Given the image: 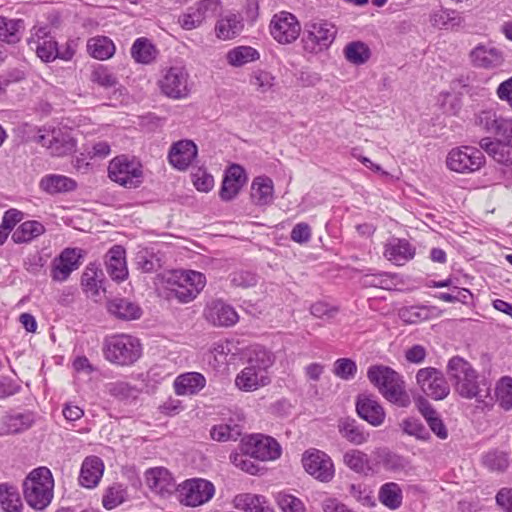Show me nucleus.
I'll return each mask as SVG.
<instances>
[{"label":"nucleus","instance_id":"nucleus-1","mask_svg":"<svg viewBox=\"0 0 512 512\" xmlns=\"http://www.w3.org/2000/svg\"><path fill=\"white\" fill-rule=\"evenodd\" d=\"M447 375L455 391L463 398L476 399L485 406L491 405L490 382L481 377L473 366L464 358L452 357L447 364Z\"/></svg>","mask_w":512,"mask_h":512},{"label":"nucleus","instance_id":"nucleus-2","mask_svg":"<svg viewBox=\"0 0 512 512\" xmlns=\"http://www.w3.org/2000/svg\"><path fill=\"white\" fill-rule=\"evenodd\" d=\"M274 363L273 354L262 346H252L246 351V365L237 374L235 385L241 391L252 392L270 384L269 369Z\"/></svg>","mask_w":512,"mask_h":512},{"label":"nucleus","instance_id":"nucleus-3","mask_svg":"<svg viewBox=\"0 0 512 512\" xmlns=\"http://www.w3.org/2000/svg\"><path fill=\"white\" fill-rule=\"evenodd\" d=\"M367 377L389 402L400 407H407L410 404V397L405 391L404 380L392 368L384 365L371 366L367 371Z\"/></svg>","mask_w":512,"mask_h":512},{"label":"nucleus","instance_id":"nucleus-4","mask_svg":"<svg viewBox=\"0 0 512 512\" xmlns=\"http://www.w3.org/2000/svg\"><path fill=\"white\" fill-rule=\"evenodd\" d=\"M54 480L47 467L32 470L23 482V493L27 504L35 510L46 508L53 498Z\"/></svg>","mask_w":512,"mask_h":512},{"label":"nucleus","instance_id":"nucleus-5","mask_svg":"<svg viewBox=\"0 0 512 512\" xmlns=\"http://www.w3.org/2000/svg\"><path fill=\"white\" fill-rule=\"evenodd\" d=\"M103 354L107 361L118 366H130L142 355L140 340L130 334H114L104 340Z\"/></svg>","mask_w":512,"mask_h":512},{"label":"nucleus","instance_id":"nucleus-6","mask_svg":"<svg viewBox=\"0 0 512 512\" xmlns=\"http://www.w3.org/2000/svg\"><path fill=\"white\" fill-rule=\"evenodd\" d=\"M168 297L181 303L194 300L206 285L203 273L194 270H174L166 278Z\"/></svg>","mask_w":512,"mask_h":512},{"label":"nucleus","instance_id":"nucleus-7","mask_svg":"<svg viewBox=\"0 0 512 512\" xmlns=\"http://www.w3.org/2000/svg\"><path fill=\"white\" fill-rule=\"evenodd\" d=\"M336 34L334 24L322 19L312 20L304 28L301 39L303 50L310 54L321 53L331 46Z\"/></svg>","mask_w":512,"mask_h":512},{"label":"nucleus","instance_id":"nucleus-8","mask_svg":"<svg viewBox=\"0 0 512 512\" xmlns=\"http://www.w3.org/2000/svg\"><path fill=\"white\" fill-rule=\"evenodd\" d=\"M28 45L43 62H51L56 58L67 61L74 54L70 47H66L63 51L58 48L57 42L50 33V28L47 26L34 27Z\"/></svg>","mask_w":512,"mask_h":512},{"label":"nucleus","instance_id":"nucleus-9","mask_svg":"<svg viewBox=\"0 0 512 512\" xmlns=\"http://www.w3.org/2000/svg\"><path fill=\"white\" fill-rule=\"evenodd\" d=\"M158 86L161 93L170 99H185L191 92L189 73L187 69L181 65L163 69L161 77L158 80Z\"/></svg>","mask_w":512,"mask_h":512},{"label":"nucleus","instance_id":"nucleus-10","mask_svg":"<svg viewBox=\"0 0 512 512\" xmlns=\"http://www.w3.org/2000/svg\"><path fill=\"white\" fill-rule=\"evenodd\" d=\"M108 176L112 181L121 186L135 188L142 183V165L135 158L120 155L110 161Z\"/></svg>","mask_w":512,"mask_h":512},{"label":"nucleus","instance_id":"nucleus-11","mask_svg":"<svg viewBox=\"0 0 512 512\" xmlns=\"http://www.w3.org/2000/svg\"><path fill=\"white\" fill-rule=\"evenodd\" d=\"M37 142L46 148L51 156L64 157L76 150V140L71 132L59 127L39 130Z\"/></svg>","mask_w":512,"mask_h":512},{"label":"nucleus","instance_id":"nucleus-12","mask_svg":"<svg viewBox=\"0 0 512 512\" xmlns=\"http://www.w3.org/2000/svg\"><path fill=\"white\" fill-rule=\"evenodd\" d=\"M240 451L260 461H273L281 456V446L271 436L252 434L242 438Z\"/></svg>","mask_w":512,"mask_h":512},{"label":"nucleus","instance_id":"nucleus-13","mask_svg":"<svg viewBox=\"0 0 512 512\" xmlns=\"http://www.w3.org/2000/svg\"><path fill=\"white\" fill-rule=\"evenodd\" d=\"M215 494L212 482L203 478L187 479L178 485V497L181 504L197 507L207 503Z\"/></svg>","mask_w":512,"mask_h":512},{"label":"nucleus","instance_id":"nucleus-14","mask_svg":"<svg viewBox=\"0 0 512 512\" xmlns=\"http://www.w3.org/2000/svg\"><path fill=\"white\" fill-rule=\"evenodd\" d=\"M485 164L481 150L471 146H461L450 150L446 158L447 167L457 173H472Z\"/></svg>","mask_w":512,"mask_h":512},{"label":"nucleus","instance_id":"nucleus-15","mask_svg":"<svg viewBox=\"0 0 512 512\" xmlns=\"http://www.w3.org/2000/svg\"><path fill=\"white\" fill-rule=\"evenodd\" d=\"M269 30L275 41L286 45L296 41L301 32V25L294 14L280 11L272 17Z\"/></svg>","mask_w":512,"mask_h":512},{"label":"nucleus","instance_id":"nucleus-16","mask_svg":"<svg viewBox=\"0 0 512 512\" xmlns=\"http://www.w3.org/2000/svg\"><path fill=\"white\" fill-rule=\"evenodd\" d=\"M416 382L421 391L434 400H443L450 393L443 373L434 367L419 369L416 373Z\"/></svg>","mask_w":512,"mask_h":512},{"label":"nucleus","instance_id":"nucleus-17","mask_svg":"<svg viewBox=\"0 0 512 512\" xmlns=\"http://www.w3.org/2000/svg\"><path fill=\"white\" fill-rule=\"evenodd\" d=\"M302 464L307 473L321 482H329L335 474L332 459L325 452L309 449L302 456Z\"/></svg>","mask_w":512,"mask_h":512},{"label":"nucleus","instance_id":"nucleus-18","mask_svg":"<svg viewBox=\"0 0 512 512\" xmlns=\"http://www.w3.org/2000/svg\"><path fill=\"white\" fill-rule=\"evenodd\" d=\"M145 482L150 491L162 498L178 492V485L170 471L164 467L150 468L145 472Z\"/></svg>","mask_w":512,"mask_h":512},{"label":"nucleus","instance_id":"nucleus-19","mask_svg":"<svg viewBox=\"0 0 512 512\" xmlns=\"http://www.w3.org/2000/svg\"><path fill=\"white\" fill-rule=\"evenodd\" d=\"M81 250L66 248L53 259L51 264V278L56 282L66 281L71 273L81 265Z\"/></svg>","mask_w":512,"mask_h":512},{"label":"nucleus","instance_id":"nucleus-20","mask_svg":"<svg viewBox=\"0 0 512 512\" xmlns=\"http://www.w3.org/2000/svg\"><path fill=\"white\" fill-rule=\"evenodd\" d=\"M198 156L197 145L189 139L174 142L168 152V162L179 171H186Z\"/></svg>","mask_w":512,"mask_h":512},{"label":"nucleus","instance_id":"nucleus-21","mask_svg":"<svg viewBox=\"0 0 512 512\" xmlns=\"http://www.w3.org/2000/svg\"><path fill=\"white\" fill-rule=\"evenodd\" d=\"M203 314L205 319L216 327H231L239 320L234 307L219 299L209 302Z\"/></svg>","mask_w":512,"mask_h":512},{"label":"nucleus","instance_id":"nucleus-22","mask_svg":"<svg viewBox=\"0 0 512 512\" xmlns=\"http://www.w3.org/2000/svg\"><path fill=\"white\" fill-rule=\"evenodd\" d=\"M355 406L358 416L373 427H379L384 423L386 413L375 396L359 394Z\"/></svg>","mask_w":512,"mask_h":512},{"label":"nucleus","instance_id":"nucleus-23","mask_svg":"<svg viewBox=\"0 0 512 512\" xmlns=\"http://www.w3.org/2000/svg\"><path fill=\"white\" fill-rule=\"evenodd\" d=\"M35 423L32 411L8 413L0 419V435L20 434L30 429Z\"/></svg>","mask_w":512,"mask_h":512},{"label":"nucleus","instance_id":"nucleus-24","mask_svg":"<svg viewBox=\"0 0 512 512\" xmlns=\"http://www.w3.org/2000/svg\"><path fill=\"white\" fill-rule=\"evenodd\" d=\"M470 59L474 66L484 69H494L504 63L503 52L490 45H477L470 52Z\"/></svg>","mask_w":512,"mask_h":512},{"label":"nucleus","instance_id":"nucleus-25","mask_svg":"<svg viewBox=\"0 0 512 512\" xmlns=\"http://www.w3.org/2000/svg\"><path fill=\"white\" fill-rule=\"evenodd\" d=\"M104 468V463L100 457L87 456L81 465L79 484L88 489L95 488L103 476Z\"/></svg>","mask_w":512,"mask_h":512},{"label":"nucleus","instance_id":"nucleus-26","mask_svg":"<svg viewBox=\"0 0 512 512\" xmlns=\"http://www.w3.org/2000/svg\"><path fill=\"white\" fill-rule=\"evenodd\" d=\"M106 270L115 281H123L128 276L126 251L120 245H114L106 254Z\"/></svg>","mask_w":512,"mask_h":512},{"label":"nucleus","instance_id":"nucleus-27","mask_svg":"<svg viewBox=\"0 0 512 512\" xmlns=\"http://www.w3.org/2000/svg\"><path fill=\"white\" fill-rule=\"evenodd\" d=\"M337 428L341 437L355 446L367 443L370 438L369 432L354 418H340L337 423Z\"/></svg>","mask_w":512,"mask_h":512},{"label":"nucleus","instance_id":"nucleus-28","mask_svg":"<svg viewBox=\"0 0 512 512\" xmlns=\"http://www.w3.org/2000/svg\"><path fill=\"white\" fill-rule=\"evenodd\" d=\"M206 385L205 377L198 372L180 374L174 381V390L177 395H194Z\"/></svg>","mask_w":512,"mask_h":512},{"label":"nucleus","instance_id":"nucleus-29","mask_svg":"<svg viewBox=\"0 0 512 512\" xmlns=\"http://www.w3.org/2000/svg\"><path fill=\"white\" fill-rule=\"evenodd\" d=\"M384 255L389 261L403 265L414 257L415 249L407 240L395 238L385 246Z\"/></svg>","mask_w":512,"mask_h":512},{"label":"nucleus","instance_id":"nucleus-30","mask_svg":"<svg viewBox=\"0 0 512 512\" xmlns=\"http://www.w3.org/2000/svg\"><path fill=\"white\" fill-rule=\"evenodd\" d=\"M244 28L240 14L229 12L223 15L215 26L216 35L222 40H229L241 33Z\"/></svg>","mask_w":512,"mask_h":512},{"label":"nucleus","instance_id":"nucleus-31","mask_svg":"<svg viewBox=\"0 0 512 512\" xmlns=\"http://www.w3.org/2000/svg\"><path fill=\"white\" fill-rule=\"evenodd\" d=\"M108 312L118 319L130 321L141 317L142 310L134 302L125 298H115L107 304Z\"/></svg>","mask_w":512,"mask_h":512},{"label":"nucleus","instance_id":"nucleus-32","mask_svg":"<svg viewBox=\"0 0 512 512\" xmlns=\"http://www.w3.org/2000/svg\"><path fill=\"white\" fill-rule=\"evenodd\" d=\"M39 187L44 192L54 195L75 190L77 183L65 175L49 174L40 180Z\"/></svg>","mask_w":512,"mask_h":512},{"label":"nucleus","instance_id":"nucleus-33","mask_svg":"<svg viewBox=\"0 0 512 512\" xmlns=\"http://www.w3.org/2000/svg\"><path fill=\"white\" fill-rule=\"evenodd\" d=\"M430 22L439 29H455L464 25L465 18L456 10L441 8L431 13Z\"/></svg>","mask_w":512,"mask_h":512},{"label":"nucleus","instance_id":"nucleus-34","mask_svg":"<svg viewBox=\"0 0 512 512\" xmlns=\"http://www.w3.org/2000/svg\"><path fill=\"white\" fill-rule=\"evenodd\" d=\"M233 504L235 508L245 512H274L264 496L251 493L236 495Z\"/></svg>","mask_w":512,"mask_h":512},{"label":"nucleus","instance_id":"nucleus-35","mask_svg":"<svg viewBox=\"0 0 512 512\" xmlns=\"http://www.w3.org/2000/svg\"><path fill=\"white\" fill-rule=\"evenodd\" d=\"M506 117L499 115L494 109H483L475 114L474 123L486 133L498 137Z\"/></svg>","mask_w":512,"mask_h":512},{"label":"nucleus","instance_id":"nucleus-36","mask_svg":"<svg viewBox=\"0 0 512 512\" xmlns=\"http://www.w3.org/2000/svg\"><path fill=\"white\" fill-rule=\"evenodd\" d=\"M273 181L266 176L256 177L251 185V197L258 206H267L273 201Z\"/></svg>","mask_w":512,"mask_h":512},{"label":"nucleus","instance_id":"nucleus-37","mask_svg":"<svg viewBox=\"0 0 512 512\" xmlns=\"http://www.w3.org/2000/svg\"><path fill=\"white\" fill-rule=\"evenodd\" d=\"M479 145L489 156L500 164L509 165L512 163L510 152L507 145L500 141L499 137H484L480 140Z\"/></svg>","mask_w":512,"mask_h":512},{"label":"nucleus","instance_id":"nucleus-38","mask_svg":"<svg viewBox=\"0 0 512 512\" xmlns=\"http://www.w3.org/2000/svg\"><path fill=\"white\" fill-rule=\"evenodd\" d=\"M24 31V21L0 17V40L8 44L20 41Z\"/></svg>","mask_w":512,"mask_h":512},{"label":"nucleus","instance_id":"nucleus-39","mask_svg":"<svg viewBox=\"0 0 512 512\" xmlns=\"http://www.w3.org/2000/svg\"><path fill=\"white\" fill-rule=\"evenodd\" d=\"M45 232L42 223L36 220L25 221L20 224L12 234V240L16 244L28 243Z\"/></svg>","mask_w":512,"mask_h":512},{"label":"nucleus","instance_id":"nucleus-40","mask_svg":"<svg viewBox=\"0 0 512 512\" xmlns=\"http://www.w3.org/2000/svg\"><path fill=\"white\" fill-rule=\"evenodd\" d=\"M259 58V52L251 46H237L226 54L227 63L233 67L244 66L257 61Z\"/></svg>","mask_w":512,"mask_h":512},{"label":"nucleus","instance_id":"nucleus-41","mask_svg":"<svg viewBox=\"0 0 512 512\" xmlns=\"http://www.w3.org/2000/svg\"><path fill=\"white\" fill-rule=\"evenodd\" d=\"M343 462L349 469L359 474L368 475L372 471L369 456L358 449L346 451Z\"/></svg>","mask_w":512,"mask_h":512},{"label":"nucleus","instance_id":"nucleus-42","mask_svg":"<svg viewBox=\"0 0 512 512\" xmlns=\"http://www.w3.org/2000/svg\"><path fill=\"white\" fill-rule=\"evenodd\" d=\"M87 51L95 59L106 60L115 53V46L108 37L98 36L88 40Z\"/></svg>","mask_w":512,"mask_h":512},{"label":"nucleus","instance_id":"nucleus-43","mask_svg":"<svg viewBox=\"0 0 512 512\" xmlns=\"http://www.w3.org/2000/svg\"><path fill=\"white\" fill-rule=\"evenodd\" d=\"M0 505L5 512H21L23 504L15 486L0 484Z\"/></svg>","mask_w":512,"mask_h":512},{"label":"nucleus","instance_id":"nucleus-44","mask_svg":"<svg viewBox=\"0 0 512 512\" xmlns=\"http://www.w3.org/2000/svg\"><path fill=\"white\" fill-rule=\"evenodd\" d=\"M380 502L389 509H398L402 504L403 494L400 486L395 482L383 484L379 490Z\"/></svg>","mask_w":512,"mask_h":512},{"label":"nucleus","instance_id":"nucleus-45","mask_svg":"<svg viewBox=\"0 0 512 512\" xmlns=\"http://www.w3.org/2000/svg\"><path fill=\"white\" fill-rule=\"evenodd\" d=\"M377 462L386 471L392 473L405 471L409 467V461L405 457L387 450L378 452Z\"/></svg>","mask_w":512,"mask_h":512},{"label":"nucleus","instance_id":"nucleus-46","mask_svg":"<svg viewBox=\"0 0 512 512\" xmlns=\"http://www.w3.org/2000/svg\"><path fill=\"white\" fill-rule=\"evenodd\" d=\"M131 55L136 62L149 64L156 58L157 50L148 39L138 38L132 45Z\"/></svg>","mask_w":512,"mask_h":512},{"label":"nucleus","instance_id":"nucleus-47","mask_svg":"<svg viewBox=\"0 0 512 512\" xmlns=\"http://www.w3.org/2000/svg\"><path fill=\"white\" fill-rule=\"evenodd\" d=\"M344 55L350 63L362 65L369 60L371 51L365 43L361 41H354L345 46Z\"/></svg>","mask_w":512,"mask_h":512},{"label":"nucleus","instance_id":"nucleus-48","mask_svg":"<svg viewBox=\"0 0 512 512\" xmlns=\"http://www.w3.org/2000/svg\"><path fill=\"white\" fill-rule=\"evenodd\" d=\"M136 266L144 273H152L162 267L160 256L153 250L143 249L136 254Z\"/></svg>","mask_w":512,"mask_h":512},{"label":"nucleus","instance_id":"nucleus-49","mask_svg":"<svg viewBox=\"0 0 512 512\" xmlns=\"http://www.w3.org/2000/svg\"><path fill=\"white\" fill-rule=\"evenodd\" d=\"M495 398L504 410L512 409V377L504 376L499 379L495 387Z\"/></svg>","mask_w":512,"mask_h":512},{"label":"nucleus","instance_id":"nucleus-50","mask_svg":"<svg viewBox=\"0 0 512 512\" xmlns=\"http://www.w3.org/2000/svg\"><path fill=\"white\" fill-rule=\"evenodd\" d=\"M126 498V488L122 484L114 483L106 489L102 498V504L105 509L112 510L122 504Z\"/></svg>","mask_w":512,"mask_h":512},{"label":"nucleus","instance_id":"nucleus-51","mask_svg":"<svg viewBox=\"0 0 512 512\" xmlns=\"http://www.w3.org/2000/svg\"><path fill=\"white\" fill-rule=\"evenodd\" d=\"M242 430V424H234L233 428L219 424L211 428L210 435L213 440L219 442L236 441L241 436Z\"/></svg>","mask_w":512,"mask_h":512},{"label":"nucleus","instance_id":"nucleus-52","mask_svg":"<svg viewBox=\"0 0 512 512\" xmlns=\"http://www.w3.org/2000/svg\"><path fill=\"white\" fill-rule=\"evenodd\" d=\"M250 84L260 93H267L275 85V76L266 70H255L251 74Z\"/></svg>","mask_w":512,"mask_h":512},{"label":"nucleus","instance_id":"nucleus-53","mask_svg":"<svg viewBox=\"0 0 512 512\" xmlns=\"http://www.w3.org/2000/svg\"><path fill=\"white\" fill-rule=\"evenodd\" d=\"M400 426L402 431L409 436L419 440H428L430 438L428 430L419 419L413 417L406 418L401 422Z\"/></svg>","mask_w":512,"mask_h":512},{"label":"nucleus","instance_id":"nucleus-54","mask_svg":"<svg viewBox=\"0 0 512 512\" xmlns=\"http://www.w3.org/2000/svg\"><path fill=\"white\" fill-rule=\"evenodd\" d=\"M276 501L282 512H306L304 503L291 494L279 492Z\"/></svg>","mask_w":512,"mask_h":512},{"label":"nucleus","instance_id":"nucleus-55","mask_svg":"<svg viewBox=\"0 0 512 512\" xmlns=\"http://www.w3.org/2000/svg\"><path fill=\"white\" fill-rule=\"evenodd\" d=\"M91 81L106 89L115 87L118 83L115 75L102 65L93 70Z\"/></svg>","mask_w":512,"mask_h":512},{"label":"nucleus","instance_id":"nucleus-56","mask_svg":"<svg viewBox=\"0 0 512 512\" xmlns=\"http://www.w3.org/2000/svg\"><path fill=\"white\" fill-rule=\"evenodd\" d=\"M82 286L85 292L90 293L92 296L98 294L101 281L98 279V270L95 267H86L82 275Z\"/></svg>","mask_w":512,"mask_h":512},{"label":"nucleus","instance_id":"nucleus-57","mask_svg":"<svg viewBox=\"0 0 512 512\" xmlns=\"http://www.w3.org/2000/svg\"><path fill=\"white\" fill-rule=\"evenodd\" d=\"M357 372L356 363L348 358H340L334 363V374L344 380L353 379Z\"/></svg>","mask_w":512,"mask_h":512},{"label":"nucleus","instance_id":"nucleus-58","mask_svg":"<svg viewBox=\"0 0 512 512\" xmlns=\"http://www.w3.org/2000/svg\"><path fill=\"white\" fill-rule=\"evenodd\" d=\"M484 465L493 471H504L508 467V459L505 453L490 451L483 456Z\"/></svg>","mask_w":512,"mask_h":512},{"label":"nucleus","instance_id":"nucleus-59","mask_svg":"<svg viewBox=\"0 0 512 512\" xmlns=\"http://www.w3.org/2000/svg\"><path fill=\"white\" fill-rule=\"evenodd\" d=\"M230 282L235 287L249 288L257 284V275L245 270H238L230 274Z\"/></svg>","mask_w":512,"mask_h":512},{"label":"nucleus","instance_id":"nucleus-60","mask_svg":"<svg viewBox=\"0 0 512 512\" xmlns=\"http://www.w3.org/2000/svg\"><path fill=\"white\" fill-rule=\"evenodd\" d=\"M250 455L245 452L233 453L230 455L231 462L242 471H245L251 475H255L259 471V467L250 459Z\"/></svg>","mask_w":512,"mask_h":512},{"label":"nucleus","instance_id":"nucleus-61","mask_svg":"<svg viewBox=\"0 0 512 512\" xmlns=\"http://www.w3.org/2000/svg\"><path fill=\"white\" fill-rule=\"evenodd\" d=\"M192 182L195 188L201 192H208L214 186V178L212 175L201 168L196 169L191 174Z\"/></svg>","mask_w":512,"mask_h":512},{"label":"nucleus","instance_id":"nucleus-62","mask_svg":"<svg viewBox=\"0 0 512 512\" xmlns=\"http://www.w3.org/2000/svg\"><path fill=\"white\" fill-rule=\"evenodd\" d=\"M194 7L199 12L200 16L203 17V20L206 21L207 19H211L217 15L221 9V1L200 0L194 5Z\"/></svg>","mask_w":512,"mask_h":512},{"label":"nucleus","instance_id":"nucleus-63","mask_svg":"<svg viewBox=\"0 0 512 512\" xmlns=\"http://www.w3.org/2000/svg\"><path fill=\"white\" fill-rule=\"evenodd\" d=\"M181 27L185 30H192L199 27L203 22V17L194 6L187 9V12L182 14L178 20Z\"/></svg>","mask_w":512,"mask_h":512},{"label":"nucleus","instance_id":"nucleus-64","mask_svg":"<svg viewBox=\"0 0 512 512\" xmlns=\"http://www.w3.org/2000/svg\"><path fill=\"white\" fill-rule=\"evenodd\" d=\"M311 235V227L305 222H300L293 227L290 238L296 243L304 244L310 241Z\"/></svg>","mask_w":512,"mask_h":512}]
</instances>
